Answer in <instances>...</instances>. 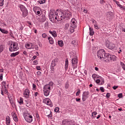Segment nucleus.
Wrapping results in <instances>:
<instances>
[{"label":"nucleus","mask_w":125,"mask_h":125,"mask_svg":"<svg viewBox=\"0 0 125 125\" xmlns=\"http://www.w3.org/2000/svg\"><path fill=\"white\" fill-rule=\"evenodd\" d=\"M107 54H108V53H106L105 50L103 49H100L97 53V55L98 58H100V59H104V62H106V58L108 56H107Z\"/></svg>","instance_id":"obj_1"},{"label":"nucleus","mask_w":125,"mask_h":125,"mask_svg":"<svg viewBox=\"0 0 125 125\" xmlns=\"http://www.w3.org/2000/svg\"><path fill=\"white\" fill-rule=\"evenodd\" d=\"M8 45H10L9 47V50L11 52L13 51H16L19 49V47H18V43L16 42H12L11 43H8Z\"/></svg>","instance_id":"obj_2"},{"label":"nucleus","mask_w":125,"mask_h":125,"mask_svg":"<svg viewBox=\"0 0 125 125\" xmlns=\"http://www.w3.org/2000/svg\"><path fill=\"white\" fill-rule=\"evenodd\" d=\"M106 56H107L105 58V62H110V61H116L117 59V57L115 55H111L110 54L108 53V54L106 55Z\"/></svg>","instance_id":"obj_3"},{"label":"nucleus","mask_w":125,"mask_h":125,"mask_svg":"<svg viewBox=\"0 0 125 125\" xmlns=\"http://www.w3.org/2000/svg\"><path fill=\"white\" fill-rule=\"evenodd\" d=\"M105 45L109 49H114V48L116 47V45H115V44L110 42L108 40L105 41Z\"/></svg>","instance_id":"obj_4"},{"label":"nucleus","mask_w":125,"mask_h":125,"mask_svg":"<svg viewBox=\"0 0 125 125\" xmlns=\"http://www.w3.org/2000/svg\"><path fill=\"white\" fill-rule=\"evenodd\" d=\"M23 117L27 123H32L33 122V116L30 115V114L23 113Z\"/></svg>","instance_id":"obj_5"},{"label":"nucleus","mask_w":125,"mask_h":125,"mask_svg":"<svg viewBox=\"0 0 125 125\" xmlns=\"http://www.w3.org/2000/svg\"><path fill=\"white\" fill-rule=\"evenodd\" d=\"M63 13L64 14V19L65 20H69L72 17V13L69 10H65Z\"/></svg>","instance_id":"obj_6"},{"label":"nucleus","mask_w":125,"mask_h":125,"mask_svg":"<svg viewBox=\"0 0 125 125\" xmlns=\"http://www.w3.org/2000/svg\"><path fill=\"white\" fill-rule=\"evenodd\" d=\"M97 78L100 79H97L96 81V83H98L99 85H103V84H104V83H105L104 79L102 78L101 76H99Z\"/></svg>","instance_id":"obj_7"},{"label":"nucleus","mask_w":125,"mask_h":125,"mask_svg":"<svg viewBox=\"0 0 125 125\" xmlns=\"http://www.w3.org/2000/svg\"><path fill=\"white\" fill-rule=\"evenodd\" d=\"M52 85H53V83L50 82L49 83V84L45 85L43 86V89L45 90H48V91H50V90H51V86H52Z\"/></svg>","instance_id":"obj_8"},{"label":"nucleus","mask_w":125,"mask_h":125,"mask_svg":"<svg viewBox=\"0 0 125 125\" xmlns=\"http://www.w3.org/2000/svg\"><path fill=\"white\" fill-rule=\"evenodd\" d=\"M77 20H76V19L75 18H73L71 20V25L70 27H72V28H73V29H76V28H77Z\"/></svg>","instance_id":"obj_9"},{"label":"nucleus","mask_w":125,"mask_h":125,"mask_svg":"<svg viewBox=\"0 0 125 125\" xmlns=\"http://www.w3.org/2000/svg\"><path fill=\"white\" fill-rule=\"evenodd\" d=\"M72 64L73 66V69L77 68L78 66V58L72 59Z\"/></svg>","instance_id":"obj_10"},{"label":"nucleus","mask_w":125,"mask_h":125,"mask_svg":"<svg viewBox=\"0 0 125 125\" xmlns=\"http://www.w3.org/2000/svg\"><path fill=\"white\" fill-rule=\"evenodd\" d=\"M88 95H89V92L88 91H85L83 94V98L82 100L83 101H85L86 100V98H88Z\"/></svg>","instance_id":"obj_11"},{"label":"nucleus","mask_w":125,"mask_h":125,"mask_svg":"<svg viewBox=\"0 0 125 125\" xmlns=\"http://www.w3.org/2000/svg\"><path fill=\"white\" fill-rule=\"evenodd\" d=\"M63 125H76L75 122L72 121H68V120H64L62 121Z\"/></svg>","instance_id":"obj_12"},{"label":"nucleus","mask_w":125,"mask_h":125,"mask_svg":"<svg viewBox=\"0 0 125 125\" xmlns=\"http://www.w3.org/2000/svg\"><path fill=\"white\" fill-rule=\"evenodd\" d=\"M23 95L26 98H29V95H30V90L28 89H25L23 92Z\"/></svg>","instance_id":"obj_13"},{"label":"nucleus","mask_w":125,"mask_h":125,"mask_svg":"<svg viewBox=\"0 0 125 125\" xmlns=\"http://www.w3.org/2000/svg\"><path fill=\"white\" fill-rule=\"evenodd\" d=\"M44 101L45 103L47 104V105L50 106V107H52V104H51V101H50V99L46 98L44 99Z\"/></svg>","instance_id":"obj_14"},{"label":"nucleus","mask_w":125,"mask_h":125,"mask_svg":"<svg viewBox=\"0 0 125 125\" xmlns=\"http://www.w3.org/2000/svg\"><path fill=\"white\" fill-rule=\"evenodd\" d=\"M22 12V16L23 17H26V16H28V9H25L24 10H22V11H21Z\"/></svg>","instance_id":"obj_15"},{"label":"nucleus","mask_w":125,"mask_h":125,"mask_svg":"<svg viewBox=\"0 0 125 125\" xmlns=\"http://www.w3.org/2000/svg\"><path fill=\"white\" fill-rule=\"evenodd\" d=\"M56 12L53 9H51L49 13V17L52 18L54 15H56Z\"/></svg>","instance_id":"obj_16"},{"label":"nucleus","mask_w":125,"mask_h":125,"mask_svg":"<svg viewBox=\"0 0 125 125\" xmlns=\"http://www.w3.org/2000/svg\"><path fill=\"white\" fill-rule=\"evenodd\" d=\"M49 34H51V35H52V36H53L54 38H56V37H57V33H56V31H52L51 30H49Z\"/></svg>","instance_id":"obj_17"},{"label":"nucleus","mask_w":125,"mask_h":125,"mask_svg":"<svg viewBox=\"0 0 125 125\" xmlns=\"http://www.w3.org/2000/svg\"><path fill=\"white\" fill-rule=\"evenodd\" d=\"M18 7H19V8H20L21 11H22V10H24L26 9H27V8H26V7H25L23 5L20 4L18 5Z\"/></svg>","instance_id":"obj_18"},{"label":"nucleus","mask_w":125,"mask_h":125,"mask_svg":"<svg viewBox=\"0 0 125 125\" xmlns=\"http://www.w3.org/2000/svg\"><path fill=\"white\" fill-rule=\"evenodd\" d=\"M64 19V13H62L61 15L58 16V21H61Z\"/></svg>","instance_id":"obj_19"},{"label":"nucleus","mask_w":125,"mask_h":125,"mask_svg":"<svg viewBox=\"0 0 125 125\" xmlns=\"http://www.w3.org/2000/svg\"><path fill=\"white\" fill-rule=\"evenodd\" d=\"M55 15H54V16H52V18L51 17H49V20L51 22H52V23H55V22H56V21L55 20Z\"/></svg>","instance_id":"obj_20"},{"label":"nucleus","mask_w":125,"mask_h":125,"mask_svg":"<svg viewBox=\"0 0 125 125\" xmlns=\"http://www.w3.org/2000/svg\"><path fill=\"white\" fill-rule=\"evenodd\" d=\"M69 66V61L68 59H66L65 60V71H67L68 70V67Z\"/></svg>","instance_id":"obj_21"},{"label":"nucleus","mask_w":125,"mask_h":125,"mask_svg":"<svg viewBox=\"0 0 125 125\" xmlns=\"http://www.w3.org/2000/svg\"><path fill=\"white\" fill-rule=\"evenodd\" d=\"M43 91L44 96H48V95H49V93H50V91H48L47 90L43 89Z\"/></svg>","instance_id":"obj_22"},{"label":"nucleus","mask_w":125,"mask_h":125,"mask_svg":"<svg viewBox=\"0 0 125 125\" xmlns=\"http://www.w3.org/2000/svg\"><path fill=\"white\" fill-rule=\"evenodd\" d=\"M6 124L7 125H10V117L9 116H7L6 118Z\"/></svg>","instance_id":"obj_23"},{"label":"nucleus","mask_w":125,"mask_h":125,"mask_svg":"<svg viewBox=\"0 0 125 125\" xmlns=\"http://www.w3.org/2000/svg\"><path fill=\"white\" fill-rule=\"evenodd\" d=\"M45 20H46L45 18V16L42 15V17L40 19V22H44Z\"/></svg>","instance_id":"obj_24"},{"label":"nucleus","mask_w":125,"mask_h":125,"mask_svg":"<svg viewBox=\"0 0 125 125\" xmlns=\"http://www.w3.org/2000/svg\"><path fill=\"white\" fill-rule=\"evenodd\" d=\"M89 35L90 36H93V35H94V31H93V29L90 27H89Z\"/></svg>","instance_id":"obj_25"},{"label":"nucleus","mask_w":125,"mask_h":125,"mask_svg":"<svg viewBox=\"0 0 125 125\" xmlns=\"http://www.w3.org/2000/svg\"><path fill=\"white\" fill-rule=\"evenodd\" d=\"M19 53H20V52H16V53H13L11 54L10 56L11 57H15V56H17V55H19Z\"/></svg>","instance_id":"obj_26"},{"label":"nucleus","mask_w":125,"mask_h":125,"mask_svg":"<svg viewBox=\"0 0 125 125\" xmlns=\"http://www.w3.org/2000/svg\"><path fill=\"white\" fill-rule=\"evenodd\" d=\"M0 32H1V33H2V34H6V35L8 34V31L2 29L0 27Z\"/></svg>","instance_id":"obj_27"},{"label":"nucleus","mask_w":125,"mask_h":125,"mask_svg":"<svg viewBox=\"0 0 125 125\" xmlns=\"http://www.w3.org/2000/svg\"><path fill=\"white\" fill-rule=\"evenodd\" d=\"M48 40L50 44H53V43H54V41H53V38H52V37H48Z\"/></svg>","instance_id":"obj_28"},{"label":"nucleus","mask_w":125,"mask_h":125,"mask_svg":"<svg viewBox=\"0 0 125 125\" xmlns=\"http://www.w3.org/2000/svg\"><path fill=\"white\" fill-rule=\"evenodd\" d=\"M12 117L15 122H18V118H17V116H16V114L14 113L13 114Z\"/></svg>","instance_id":"obj_29"},{"label":"nucleus","mask_w":125,"mask_h":125,"mask_svg":"<svg viewBox=\"0 0 125 125\" xmlns=\"http://www.w3.org/2000/svg\"><path fill=\"white\" fill-rule=\"evenodd\" d=\"M25 47L27 49H32V48H31V45H30V43H26L25 44Z\"/></svg>","instance_id":"obj_30"},{"label":"nucleus","mask_w":125,"mask_h":125,"mask_svg":"<svg viewBox=\"0 0 125 125\" xmlns=\"http://www.w3.org/2000/svg\"><path fill=\"white\" fill-rule=\"evenodd\" d=\"M69 27H70V24L69 23H66L64 25V30H65V31H67V30H68V28H69Z\"/></svg>","instance_id":"obj_31"},{"label":"nucleus","mask_w":125,"mask_h":125,"mask_svg":"<svg viewBox=\"0 0 125 125\" xmlns=\"http://www.w3.org/2000/svg\"><path fill=\"white\" fill-rule=\"evenodd\" d=\"M3 49H4V46L3 45H0V53H1L2 51H3Z\"/></svg>","instance_id":"obj_32"},{"label":"nucleus","mask_w":125,"mask_h":125,"mask_svg":"<svg viewBox=\"0 0 125 125\" xmlns=\"http://www.w3.org/2000/svg\"><path fill=\"white\" fill-rule=\"evenodd\" d=\"M58 44L60 46H63V45H64V43L62 41H59Z\"/></svg>","instance_id":"obj_33"},{"label":"nucleus","mask_w":125,"mask_h":125,"mask_svg":"<svg viewBox=\"0 0 125 125\" xmlns=\"http://www.w3.org/2000/svg\"><path fill=\"white\" fill-rule=\"evenodd\" d=\"M39 3H40V4H43L45 2V0H38Z\"/></svg>","instance_id":"obj_34"},{"label":"nucleus","mask_w":125,"mask_h":125,"mask_svg":"<svg viewBox=\"0 0 125 125\" xmlns=\"http://www.w3.org/2000/svg\"><path fill=\"white\" fill-rule=\"evenodd\" d=\"M96 115H97V112H96V111H94V112L92 113V116L93 117L92 119H95V116H96Z\"/></svg>","instance_id":"obj_35"},{"label":"nucleus","mask_w":125,"mask_h":125,"mask_svg":"<svg viewBox=\"0 0 125 125\" xmlns=\"http://www.w3.org/2000/svg\"><path fill=\"white\" fill-rule=\"evenodd\" d=\"M55 66H56V63L54 62H52L51 63V68H53L54 67H55Z\"/></svg>","instance_id":"obj_36"},{"label":"nucleus","mask_w":125,"mask_h":125,"mask_svg":"<svg viewBox=\"0 0 125 125\" xmlns=\"http://www.w3.org/2000/svg\"><path fill=\"white\" fill-rule=\"evenodd\" d=\"M2 88L3 89L4 91H5V93H7L8 92V91L6 89V87L5 86V85L2 86Z\"/></svg>","instance_id":"obj_37"},{"label":"nucleus","mask_w":125,"mask_h":125,"mask_svg":"<svg viewBox=\"0 0 125 125\" xmlns=\"http://www.w3.org/2000/svg\"><path fill=\"white\" fill-rule=\"evenodd\" d=\"M75 28H73L72 27H71L70 26V33H74V32H75V29H74Z\"/></svg>","instance_id":"obj_38"},{"label":"nucleus","mask_w":125,"mask_h":125,"mask_svg":"<svg viewBox=\"0 0 125 125\" xmlns=\"http://www.w3.org/2000/svg\"><path fill=\"white\" fill-rule=\"evenodd\" d=\"M52 62H53L54 63H55L56 64H57V62H58V58H56Z\"/></svg>","instance_id":"obj_39"},{"label":"nucleus","mask_w":125,"mask_h":125,"mask_svg":"<svg viewBox=\"0 0 125 125\" xmlns=\"http://www.w3.org/2000/svg\"><path fill=\"white\" fill-rule=\"evenodd\" d=\"M18 102L21 105V104H23V98H20V101H19Z\"/></svg>","instance_id":"obj_40"},{"label":"nucleus","mask_w":125,"mask_h":125,"mask_svg":"<svg viewBox=\"0 0 125 125\" xmlns=\"http://www.w3.org/2000/svg\"><path fill=\"white\" fill-rule=\"evenodd\" d=\"M25 102L26 103V107H29V106H30L31 104L28 102V100H25Z\"/></svg>","instance_id":"obj_41"},{"label":"nucleus","mask_w":125,"mask_h":125,"mask_svg":"<svg viewBox=\"0 0 125 125\" xmlns=\"http://www.w3.org/2000/svg\"><path fill=\"white\" fill-rule=\"evenodd\" d=\"M36 118H37L38 121H39V120H40V115H39V113L36 111Z\"/></svg>","instance_id":"obj_42"},{"label":"nucleus","mask_w":125,"mask_h":125,"mask_svg":"<svg viewBox=\"0 0 125 125\" xmlns=\"http://www.w3.org/2000/svg\"><path fill=\"white\" fill-rule=\"evenodd\" d=\"M65 88L67 89V88H69V83L66 82L65 84Z\"/></svg>","instance_id":"obj_43"},{"label":"nucleus","mask_w":125,"mask_h":125,"mask_svg":"<svg viewBox=\"0 0 125 125\" xmlns=\"http://www.w3.org/2000/svg\"><path fill=\"white\" fill-rule=\"evenodd\" d=\"M78 91L76 93V96H79V94L81 93V90L80 89H78Z\"/></svg>","instance_id":"obj_44"},{"label":"nucleus","mask_w":125,"mask_h":125,"mask_svg":"<svg viewBox=\"0 0 125 125\" xmlns=\"http://www.w3.org/2000/svg\"><path fill=\"white\" fill-rule=\"evenodd\" d=\"M116 4L118 5V6L120 7V8H122V7H123V5H121V4H120V2L119 1L116 2Z\"/></svg>","instance_id":"obj_45"},{"label":"nucleus","mask_w":125,"mask_h":125,"mask_svg":"<svg viewBox=\"0 0 125 125\" xmlns=\"http://www.w3.org/2000/svg\"><path fill=\"white\" fill-rule=\"evenodd\" d=\"M4 2V0H1V1H0V6H3Z\"/></svg>","instance_id":"obj_46"},{"label":"nucleus","mask_w":125,"mask_h":125,"mask_svg":"<svg viewBox=\"0 0 125 125\" xmlns=\"http://www.w3.org/2000/svg\"><path fill=\"white\" fill-rule=\"evenodd\" d=\"M50 69V72L51 74H54V67H51Z\"/></svg>","instance_id":"obj_47"},{"label":"nucleus","mask_w":125,"mask_h":125,"mask_svg":"<svg viewBox=\"0 0 125 125\" xmlns=\"http://www.w3.org/2000/svg\"><path fill=\"white\" fill-rule=\"evenodd\" d=\"M39 63V62H38V60H35L34 62H33V64L34 65H38V63Z\"/></svg>","instance_id":"obj_48"},{"label":"nucleus","mask_w":125,"mask_h":125,"mask_svg":"<svg viewBox=\"0 0 125 125\" xmlns=\"http://www.w3.org/2000/svg\"><path fill=\"white\" fill-rule=\"evenodd\" d=\"M54 111L56 113H58V112H59V107H56L54 109Z\"/></svg>","instance_id":"obj_49"},{"label":"nucleus","mask_w":125,"mask_h":125,"mask_svg":"<svg viewBox=\"0 0 125 125\" xmlns=\"http://www.w3.org/2000/svg\"><path fill=\"white\" fill-rule=\"evenodd\" d=\"M111 96V94L110 93H107L106 95V98H110V96Z\"/></svg>","instance_id":"obj_50"},{"label":"nucleus","mask_w":125,"mask_h":125,"mask_svg":"<svg viewBox=\"0 0 125 125\" xmlns=\"http://www.w3.org/2000/svg\"><path fill=\"white\" fill-rule=\"evenodd\" d=\"M30 44L31 49H34V48H35V47H34V44L33 43H30Z\"/></svg>","instance_id":"obj_51"},{"label":"nucleus","mask_w":125,"mask_h":125,"mask_svg":"<svg viewBox=\"0 0 125 125\" xmlns=\"http://www.w3.org/2000/svg\"><path fill=\"white\" fill-rule=\"evenodd\" d=\"M94 27L95 29H96L97 30H99V27H98V26L97 25V24H94Z\"/></svg>","instance_id":"obj_52"},{"label":"nucleus","mask_w":125,"mask_h":125,"mask_svg":"<svg viewBox=\"0 0 125 125\" xmlns=\"http://www.w3.org/2000/svg\"><path fill=\"white\" fill-rule=\"evenodd\" d=\"M58 16H58V15L56 14L55 17V20L56 21V20L57 21H58Z\"/></svg>","instance_id":"obj_53"},{"label":"nucleus","mask_w":125,"mask_h":125,"mask_svg":"<svg viewBox=\"0 0 125 125\" xmlns=\"http://www.w3.org/2000/svg\"><path fill=\"white\" fill-rule=\"evenodd\" d=\"M42 38H46V37H47V35H46V34H45V33H43L42 34Z\"/></svg>","instance_id":"obj_54"},{"label":"nucleus","mask_w":125,"mask_h":125,"mask_svg":"<svg viewBox=\"0 0 125 125\" xmlns=\"http://www.w3.org/2000/svg\"><path fill=\"white\" fill-rule=\"evenodd\" d=\"M119 98H123V93H120L118 94Z\"/></svg>","instance_id":"obj_55"},{"label":"nucleus","mask_w":125,"mask_h":125,"mask_svg":"<svg viewBox=\"0 0 125 125\" xmlns=\"http://www.w3.org/2000/svg\"><path fill=\"white\" fill-rule=\"evenodd\" d=\"M100 90H101V91H102V92H104V87H101L100 88Z\"/></svg>","instance_id":"obj_56"},{"label":"nucleus","mask_w":125,"mask_h":125,"mask_svg":"<svg viewBox=\"0 0 125 125\" xmlns=\"http://www.w3.org/2000/svg\"><path fill=\"white\" fill-rule=\"evenodd\" d=\"M96 77H97V75H96V74H93L92 76V78H93V79H95Z\"/></svg>","instance_id":"obj_57"},{"label":"nucleus","mask_w":125,"mask_h":125,"mask_svg":"<svg viewBox=\"0 0 125 125\" xmlns=\"http://www.w3.org/2000/svg\"><path fill=\"white\" fill-rule=\"evenodd\" d=\"M36 69L38 71H41V66H36Z\"/></svg>","instance_id":"obj_58"},{"label":"nucleus","mask_w":125,"mask_h":125,"mask_svg":"<svg viewBox=\"0 0 125 125\" xmlns=\"http://www.w3.org/2000/svg\"><path fill=\"white\" fill-rule=\"evenodd\" d=\"M2 78H3V74H1L0 75V80L1 81H2Z\"/></svg>","instance_id":"obj_59"},{"label":"nucleus","mask_w":125,"mask_h":125,"mask_svg":"<svg viewBox=\"0 0 125 125\" xmlns=\"http://www.w3.org/2000/svg\"><path fill=\"white\" fill-rule=\"evenodd\" d=\"M119 87V86H114L113 87H112V88H113L114 89V90H116V89H117V88H118Z\"/></svg>","instance_id":"obj_60"},{"label":"nucleus","mask_w":125,"mask_h":125,"mask_svg":"<svg viewBox=\"0 0 125 125\" xmlns=\"http://www.w3.org/2000/svg\"><path fill=\"white\" fill-rule=\"evenodd\" d=\"M36 87H37V85H36L35 83H33V89H36Z\"/></svg>","instance_id":"obj_61"},{"label":"nucleus","mask_w":125,"mask_h":125,"mask_svg":"<svg viewBox=\"0 0 125 125\" xmlns=\"http://www.w3.org/2000/svg\"><path fill=\"white\" fill-rule=\"evenodd\" d=\"M76 101L77 102H81V99H80V98H76Z\"/></svg>","instance_id":"obj_62"},{"label":"nucleus","mask_w":125,"mask_h":125,"mask_svg":"<svg viewBox=\"0 0 125 125\" xmlns=\"http://www.w3.org/2000/svg\"><path fill=\"white\" fill-rule=\"evenodd\" d=\"M36 14H37V15H40L41 14V11H37L36 12Z\"/></svg>","instance_id":"obj_63"},{"label":"nucleus","mask_w":125,"mask_h":125,"mask_svg":"<svg viewBox=\"0 0 125 125\" xmlns=\"http://www.w3.org/2000/svg\"><path fill=\"white\" fill-rule=\"evenodd\" d=\"M44 26L45 27H48V22H46L45 23H44Z\"/></svg>","instance_id":"obj_64"}]
</instances>
